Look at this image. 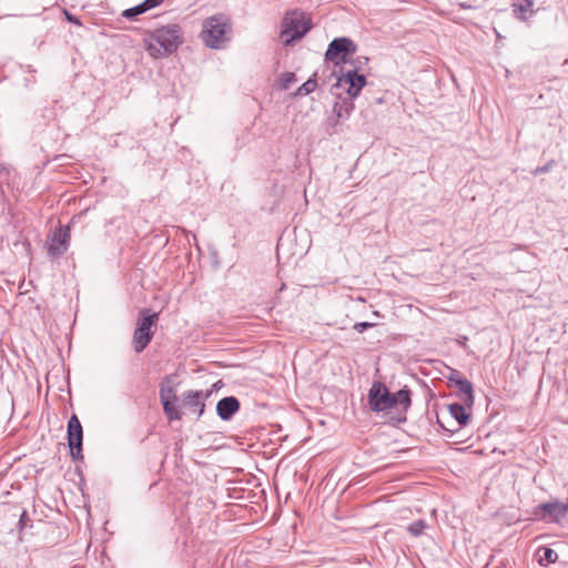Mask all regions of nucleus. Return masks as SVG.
<instances>
[{
    "label": "nucleus",
    "mask_w": 568,
    "mask_h": 568,
    "mask_svg": "<svg viewBox=\"0 0 568 568\" xmlns=\"http://www.w3.org/2000/svg\"><path fill=\"white\" fill-rule=\"evenodd\" d=\"M410 390L403 388L390 393L381 382H374L368 392V405L373 412L395 415L397 422L406 419L405 414L410 406Z\"/></svg>",
    "instance_id": "f257e3e1"
},
{
    "label": "nucleus",
    "mask_w": 568,
    "mask_h": 568,
    "mask_svg": "<svg viewBox=\"0 0 568 568\" xmlns=\"http://www.w3.org/2000/svg\"><path fill=\"white\" fill-rule=\"evenodd\" d=\"M145 47L153 58L166 57L182 43V31L178 24H168L150 32L145 38Z\"/></svg>",
    "instance_id": "f03ea898"
},
{
    "label": "nucleus",
    "mask_w": 568,
    "mask_h": 568,
    "mask_svg": "<svg viewBox=\"0 0 568 568\" xmlns=\"http://www.w3.org/2000/svg\"><path fill=\"white\" fill-rule=\"evenodd\" d=\"M232 26L227 17L215 14L203 22L202 40L212 49H222L231 38Z\"/></svg>",
    "instance_id": "7ed1b4c3"
},
{
    "label": "nucleus",
    "mask_w": 568,
    "mask_h": 568,
    "mask_svg": "<svg viewBox=\"0 0 568 568\" xmlns=\"http://www.w3.org/2000/svg\"><path fill=\"white\" fill-rule=\"evenodd\" d=\"M311 29V21L301 11L287 12L282 20L281 39L285 45L303 38Z\"/></svg>",
    "instance_id": "20e7f679"
},
{
    "label": "nucleus",
    "mask_w": 568,
    "mask_h": 568,
    "mask_svg": "<svg viewBox=\"0 0 568 568\" xmlns=\"http://www.w3.org/2000/svg\"><path fill=\"white\" fill-rule=\"evenodd\" d=\"M156 322V313H150L149 310H142L140 312V317L133 334V346L136 353H141L151 342L153 336L152 326H154Z\"/></svg>",
    "instance_id": "39448f33"
},
{
    "label": "nucleus",
    "mask_w": 568,
    "mask_h": 568,
    "mask_svg": "<svg viewBox=\"0 0 568 568\" xmlns=\"http://www.w3.org/2000/svg\"><path fill=\"white\" fill-rule=\"evenodd\" d=\"M356 47L352 40L347 38H336L329 43L325 58L336 64L341 62L345 63L347 61V54L354 53Z\"/></svg>",
    "instance_id": "423d86ee"
},
{
    "label": "nucleus",
    "mask_w": 568,
    "mask_h": 568,
    "mask_svg": "<svg viewBox=\"0 0 568 568\" xmlns=\"http://www.w3.org/2000/svg\"><path fill=\"white\" fill-rule=\"evenodd\" d=\"M366 84V78L356 70H347L337 79L336 85L346 90L351 99L356 98Z\"/></svg>",
    "instance_id": "0eeeda50"
},
{
    "label": "nucleus",
    "mask_w": 568,
    "mask_h": 568,
    "mask_svg": "<svg viewBox=\"0 0 568 568\" xmlns=\"http://www.w3.org/2000/svg\"><path fill=\"white\" fill-rule=\"evenodd\" d=\"M83 429L79 418L72 415L68 422V442L71 456L74 459L82 457Z\"/></svg>",
    "instance_id": "6e6552de"
},
{
    "label": "nucleus",
    "mask_w": 568,
    "mask_h": 568,
    "mask_svg": "<svg viewBox=\"0 0 568 568\" xmlns=\"http://www.w3.org/2000/svg\"><path fill=\"white\" fill-rule=\"evenodd\" d=\"M70 242V229L59 227L53 231L48 241V253L51 256H60L67 252Z\"/></svg>",
    "instance_id": "1a4fd4ad"
},
{
    "label": "nucleus",
    "mask_w": 568,
    "mask_h": 568,
    "mask_svg": "<svg viewBox=\"0 0 568 568\" xmlns=\"http://www.w3.org/2000/svg\"><path fill=\"white\" fill-rule=\"evenodd\" d=\"M211 390H189L183 395L184 406L200 417L204 412V400L211 395Z\"/></svg>",
    "instance_id": "9d476101"
},
{
    "label": "nucleus",
    "mask_w": 568,
    "mask_h": 568,
    "mask_svg": "<svg viewBox=\"0 0 568 568\" xmlns=\"http://www.w3.org/2000/svg\"><path fill=\"white\" fill-rule=\"evenodd\" d=\"M539 508L558 524L568 521V498L566 503H560L557 500L544 503L539 506Z\"/></svg>",
    "instance_id": "9b49d317"
},
{
    "label": "nucleus",
    "mask_w": 568,
    "mask_h": 568,
    "mask_svg": "<svg viewBox=\"0 0 568 568\" xmlns=\"http://www.w3.org/2000/svg\"><path fill=\"white\" fill-rule=\"evenodd\" d=\"M447 414L450 418H453L456 422V428H452L450 432L458 430L468 423L469 414L466 412L465 407L460 404L448 405ZM438 423L440 424V426L444 429L449 430V428H447L445 426V424L442 422V419L439 417H438Z\"/></svg>",
    "instance_id": "f8f14e48"
},
{
    "label": "nucleus",
    "mask_w": 568,
    "mask_h": 568,
    "mask_svg": "<svg viewBox=\"0 0 568 568\" xmlns=\"http://www.w3.org/2000/svg\"><path fill=\"white\" fill-rule=\"evenodd\" d=\"M240 409L237 398L230 396L222 398L216 405V412L221 419L229 420Z\"/></svg>",
    "instance_id": "ddd939ff"
},
{
    "label": "nucleus",
    "mask_w": 568,
    "mask_h": 568,
    "mask_svg": "<svg viewBox=\"0 0 568 568\" xmlns=\"http://www.w3.org/2000/svg\"><path fill=\"white\" fill-rule=\"evenodd\" d=\"M163 0H144L140 4L129 8L123 11L122 16L126 19H133L158 6H160Z\"/></svg>",
    "instance_id": "4468645a"
},
{
    "label": "nucleus",
    "mask_w": 568,
    "mask_h": 568,
    "mask_svg": "<svg viewBox=\"0 0 568 568\" xmlns=\"http://www.w3.org/2000/svg\"><path fill=\"white\" fill-rule=\"evenodd\" d=\"M456 385L459 389V392L463 394V400L465 404H467L469 407L474 404V394H473V385L469 381L463 377H458L456 381Z\"/></svg>",
    "instance_id": "2eb2a0df"
},
{
    "label": "nucleus",
    "mask_w": 568,
    "mask_h": 568,
    "mask_svg": "<svg viewBox=\"0 0 568 568\" xmlns=\"http://www.w3.org/2000/svg\"><path fill=\"white\" fill-rule=\"evenodd\" d=\"M538 562L542 566H547L549 564L556 562L558 559V554L548 547H541L537 551Z\"/></svg>",
    "instance_id": "dca6fc26"
},
{
    "label": "nucleus",
    "mask_w": 568,
    "mask_h": 568,
    "mask_svg": "<svg viewBox=\"0 0 568 568\" xmlns=\"http://www.w3.org/2000/svg\"><path fill=\"white\" fill-rule=\"evenodd\" d=\"M534 0H525L524 3L514 4V12L517 18L526 20L534 13Z\"/></svg>",
    "instance_id": "f3484780"
},
{
    "label": "nucleus",
    "mask_w": 568,
    "mask_h": 568,
    "mask_svg": "<svg viewBox=\"0 0 568 568\" xmlns=\"http://www.w3.org/2000/svg\"><path fill=\"white\" fill-rule=\"evenodd\" d=\"M354 109V103L352 101L343 100L341 102H336L333 106V112L337 116V119H342L348 116Z\"/></svg>",
    "instance_id": "a211bd4d"
},
{
    "label": "nucleus",
    "mask_w": 568,
    "mask_h": 568,
    "mask_svg": "<svg viewBox=\"0 0 568 568\" xmlns=\"http://www.w3.org/2000/svg\"><path fill=\"white\" fill-rule=\"evenodd\" d=\"M297 81L295 73L293 72H285L280 75L277 79V88L281 90H287L291 88L293 83Z\"/></svg>",
    "instance_id": "6ab92c4d"
},
{
    "label": "nucleus",
    "mask_w": 568,
    "mask_h": 568,
    "mask_svg": "<svg viewBox=\"0 0 568 568\" xmlns=\"http://www.w3.org/2000/svg\"><path fill=\"white\" fill-rule=\"evenodd\" d=\"M161 403L163 405V410H164L165 415L169 417V419L178 420L181 418V414H180L179 409L176 408V406L174 405L173 400H164Z\"/></svg>",
    "instance_id": "aec40b11"
},
{
    "label": "nucleus",
    "mask_w": 568,
    "mask_h": 568,
    "mask_svg": "<svg viewBox=\"0 0 568 568\" xmlns=\"http://www.w3.org/2000/svg\"><path fill=\"white\" fill-rule=\"evenodd\" d=\"M426 527H427V525L424 520H417V521H414L413 524H410L407 527V530L412 536L418 537L424 532Z\"/></svg>",
    "instance_id": "412c9836"
},
{
    "label": "nucleus",
    "mask_w": 568,
    "mask_h": 568,
    "mask_svg": "<svg viewBox=\"0 0 568 568\" xmlns=\"http://www.w3.org/2000/svg\"><path fill=\"white\" fill-rule=\"evenodd\" d=\"M316 81L313 79H308L306 82H304L296 91V95H307L312 93L316 89Z\"/></svg>",
    "instance_id": "4be33fe9"
},
{
    "label": "nucleus",
    "mask_w": 568,
    "mask_h": 568,
    "mask_svg": "<svg viewBox=\"0 0 568 568\" xmlns=\"http://www.w3.org/2000/svg\"><path fill=\"white\" fill-rule=\"evenodd\" d=\"M160 399L164 400H174L175 399V390L172 386L162 385L160 389Z\"/></svg>",
    "instance_id": "5701e85b"
},
{
    "label": "nucleus",
    "mask_w": 568,
    "mask_h": 568,
    "mask_svg": "<svg viewBox=\"0 0 568 568\" xmlns=\"http://www.w3.org/2000/svg\"><path fill=\"white\" fill-rule=\"evenodd\" d=\"M63 14L65 17V19L71 22V23H74V24H78V26H82V23L80 22V20L74 17L73 14H71L68 10H63Z\"/></svg>",
    "instance_id": "b1692460"
},
{
    "label": "nucleus",
    "mask_w": 568,
    "mask_h": 568,
    "mask_svg": "<svg viewBox=\"0 0 568 568\" xmlns=\"http://www.w3.org/2000/svg\"><path fill=\"white\" fill-rule=\"evenodd\" d=\"M372 326H373L372 323L361 322V323H356L354 325V329L357 331L358 333H363L366 328L372 327Z\"/></svg>",
    "instance_id": "393cba45"
},
{
    "label": "nucleus",
    "mask_w": 568,
    "mask_h": 568,
    "mask_svg": "<svg viewBox=\"0 0 568 568\" xmlns=\"http://www.w3.org/2000/svg\"><path fill=\"white\" fill-rule=\"evenodd\" d=\"M458 377H462V376L459 375V373H458V372L454 371V372H453V374H452V376L449 377V379H450L452 382H455V383H456V381L458 379Z\"/></svg>",
    "instance_id": "a878e982"
}]
</instances>
